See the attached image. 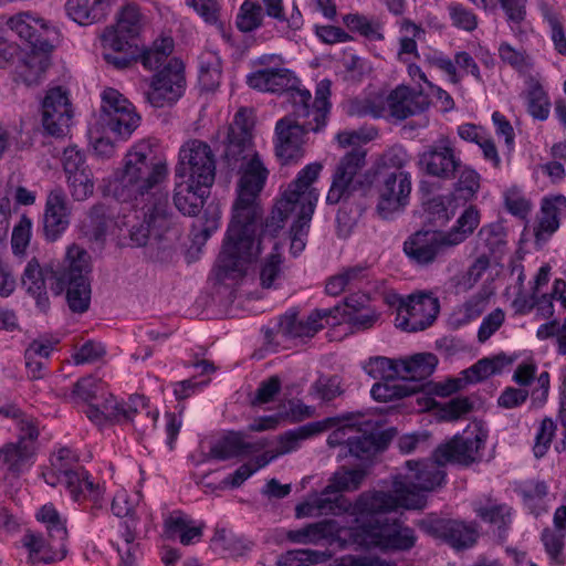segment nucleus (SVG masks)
<instances>
[{"mask_svg": "<svg viewBox=\"0 0 566 566\" xmlns=\"http://www.w3.org/2000/svg\"><path fill=\"white\" fill-rule=\"evenodd\" d=\"M365 165L366 150L360 147H354L340 158L326 197L328 205H336L350 196L354 190V178Z\"/></svg>", "mask_w": 566, "mask_h": 566, "instance_id": "a211bd4d", "label": "nucleus"}, {"mask_svg": "<svg viewBox=\"0 0 566 566\" xmlns=\"http://www.w3.org/2000/svg\"><path fill=\"white\" fill-rule=\"evenodd\" d=\"M390 552H406L415 547L417 536L415 531L395 518L390 535Z\"/></svg>", "mask_w": 566, "mask_h": 566, "instance_id": "0e129e2a", "label": "nucleus"}, {"mask_svg": "<svg viewBox=\"0 0 566 566\" xmlns=\"http://www.w3.org/2000/svg\"><path fill=\"white\" fill-rule=\"evenodd\" d=\"M348 453L358 459H368L384 448L378 427L371 420H357L350 436Z\"/></svg>", "mask_w": 566, "mask_h": 566, "instance_id": "cd10ccee", "label": "nucleus"}, {"mask_svg": "<svg viewBox=\"0 0 566 566\" xmlns=\"http://www.w3.org/2000/svg\"><path fill=\"white\" fill-rule=\"evenodd\" d=\"M399 25L401 36L397 56L399 61L408 63L410 56L419 57L417 41L421 40L426 32L421 25L409 19H402Z\"/></svg>", "mask_w": 566, "mask_h": 566, "instance_id": "c03bdc74", "label": "nucleus"}, {"mask_svg": "<svg viewBox=\"0 0 566 566\" xmlns=\"http://www.w3.org/2000/svg\"><path fill=\"white\" fill-rule=\"evenodd\" d=\"M342 532L343 528L335 520H323L289 531L286 538L295 544H318L325 539L340 538Z\"/></svg>", "mask_w": 566, "mask_h": 566, "instance_id": "c9c22d12", "label": "nucleus"}, {"mask_svg": "<svg viewBox=\"0 0 566 566\" xmlns=\"http://www.w3.org/2000/svg\"><path fill=\"white\" fill-rule=\"evenodd\" d=\"M72 106L67 94L61 87L50 90L42 102V125L55 137L63 136L71 124Z\"/></svg>", "mask_w": 566, "mask_h": 566, "instance_id": "aec40b11", "label": "nucleus"}, {"mask_svg": "<svg viewBox=\"0 0 566 566\" xmlns=\"http://www.w3.org/2000/svg\"><path fill=\"white\" fill-rule=\"evenodd\" d=\"M419 167L427 175L442 180L454 179L462 168L460 150L448 136L439 137L419 155Z\"/></svg>", "mask_w": 566, "mask_h": 566, "instance_id": "2eb2a0df", "label": "nucleus"}, {"mask_svg": "<svg viewBox=\"0 0 566 566\" xmlns=\"http://www.w3.org/2000/svg\"><path fill=\"white\" fill-rule=\"evenodd\" d=\"M329 82L322 81L316 87L315 98L310 105V117L290 116L281 118L275 126V153L282 163L287 164L303 156L304 136L307 132H319L326 125L329 111Z\"/></svg>", "mask_w": 566, "mask_h": 566, "instance_id": "20e7f679", "label": "nucleus"}, {"mask_svg": "<svg viewBox=\"0 0 566 566\" xmlns=\"http://www.w3.org/2000/svg\"><path fill=\"white\" fill-rule=\"evenodd\" d=\"M7 25L33 50L46 52L53 48L56 29L34 13L19 12L7 20Z\"/></svg>", "mask_w": 566, "mask_h": 566, "instance_id": "f3484780", "label": "nucleus"}, {"mask_svg": "<svg viewBox=\"0 0 566 566\" xmlns=\"http://www.w3.org/2000/svg\"><path fill=\"white\" fill-rule=\"evenodd\" d=\"M125 224L129 227V239L136 247H145L151 237L160 238L170 226L167 202H153L133 207Z\"/></svg>", "mask_w": 566, "mask_h": 566, "instance_id": "4468645a", "label": "nucleus"}, {"mask_svg": "<svg viewBox=\"0 0 566 566\" xmlns=\"http://www.w3.org/2000/svg\"><path fill=\"white\" fill-rule=\"evenodd\" d=\"M485 441L484 434L478 430H465L454 436L450 441L434 450V457L440 463H458L469 465L476 461L479 451Z\"/></svg>", "mask_w": 566, "mask_h": 566, "instance_id": "6ab92c4d", "label": "nucleus"}, {"mask_svg": "<svg viewBox=\"0 0 566 566\" xmlns=\"http://www.w3.org/2000/svg\"><path fill=\"white\" fill-rule=\"evenodd\" d=\"M39 522L45 525L48 534L53 542H56V552L52 556H43L44 563L49 564L56 559L64 558L66 554L65 541L67 530L65 520L62 518L55 506L51 503L44 504L35 514Z\"/></svg>", "mask_w": 566, "mask_h": 566, "instance_id": "7c9ffc66", "label": "nucleus"}, {"mask_svg": "<svg viewBox=\"0 0 566 566\" xmlns=\"http://www.w3.org/2000/svg\"><path fill=\"white\" fill-rule=\"evenodd\" d=\"M453 245L447 240L446 232L418 231L403 243L406 254L418 264L432 263Z\"/></svg>", "mask_w": 566, "mask_h": 566, "instance_id": "412c9836", "label": "nucleus"}, {"mask_svg": "<svg viewBox=\"0 0 566 566\" xmlns=\"http://www.w3.org/2000/svg\"><path fill=\"white\" fill-rule=\"evenodd\" d=\"M77 458L69 448H62L51 458V469L43 472L44 481L54 486L59 484L61 475L74 469Z\"/></svg>", "mask_w": 566, "mask_h": 566, "instance_id": "5fc2aeb1", "label": "nucleus"}, {"mask_svg": "<svg viewBox=\"0 0 566 566\" xmlns=\"http://www.w3.org/2000/svg\"><path fill=\"white\" fill-rule=\"evenodd\" d=\"M253 126L252 111L242 107L228 127L223 158L231 169H239L240 179L232 220L216 266L219 281L242 276L259 252L254 233L263 216L260 193L269 170L254 150Z\"/></svg>", "mask_w": 566, "mask_h": 566, "instance_id": "f257e3e1", "label": "nucleus"}, {"mask_svg": "<svg viewBox=\"0 0 566 566\" xmlns=\"http://www.w3.org/2000/svg\"><path fill=\"white\" fill-rule=\"evenodd\" d=\"M91 256L88 252L73 243L67 247L63 269L55 273L60 292L66 290V301L74 313H84L91 303Z\"/></svg>", "mask_w": 566, "mask_h": 566, "instance_id": "423d86ee", "label": "nucleus"}, {"mask_svg": "<svg viewBox=\"0 0 566 566\" xmlns=\"http://www.w3.org/2000/svg\"><path fill=\"white\" fill-rule=\"evenodd\" d=\"M265 444L262 442H245L241 432H229L211 447L210 454L218 460H228L234 457L258 452L262 450Z\"/></svg>", "mask_w": 566, "mask_h": 566, "instance_id": "58836bf2", "label": "nucleus"}, {"mask_svg": "<svg viewBox=\"0 0 566 566\" xmlns=\"http://www.w3.org/2000/svg\"><path fill=\"white\" fill-rule=\"evenodd\" d=\"M111 217L103 203L94 205L82 223V231L91 241L102 242L105 239Z\"/></svg>", "mask_w": 566, "mask_h": 566, "instance_id": "de8ad7c7", "label": "nucleus"}, {"mask_svg": "<svg viewBox=\"0 0 566 566\" xmlns=\"http://www.w3.org/2000/svg\"><path fill=\"white\" fill-rule=\"evenodd\" d=\"M488 307V297L478 293L471 296L465 303L455 307L449 317L452 328H460L479 318Z\"/></svg>", "mask_w": 566, "mask_h": 566, "instance_id": "a18cd8bd", "label": "nucleus"}, {"mask_svg": "<svg viewBox=\"0 0 566 566\" xmlns=\"http://www.w3.org/2000/svg\"><path fill=\"white\" fill-rule=\"evenodd\" d=\"M115 0H67V15L81 25H91L106 18Z\"/></svg>", "mask_w": 566, "mask_h": 566, "instance_id": "72a5a7b5", "label": "nucleus"}, {"mask_svg": "<svg viewBox=\"0 0 566 566\" xmlns=\"http://www.w3.org/2000/svg\"><path fill=\"white\" fill-rule=\"evenodd\" d=\"M336 423L337 418H326L285 431L277 437V454L283 455L296 451L303 441L332 429Z\"/></svg>", "mask_w": 566, "mask_h": 566, "instance_id": "2f4dec72", "label": "nucleus"}, {"mask_svg": "<svg viewBox=\"0 0 566 566\" xmlns=\"http://www.w3.org/2000/svg\"><path fill=\"white\" fill-rule=\"evenodd\" d=\"M101 99V124L116 136L128 138L140 123L134 105L112 87L102 92Z\"/></svg>", "mask_w": 566, "mask_h": 566, "instance_id": "ddd939ff", "label": "nucleus"}, {"mask_svg": "<svg viewBox=\"0 0 566 566\" xmlns=\"http://www.w3.org/2000/svg\"><path fill=\"white\" fill-rule=\"evenodd\" d=\"M203 524H196L181 512H174L164 523L165 535L168 538H179L182 545H191L202 536Z\"/></svg>", "mask_w": 566, "mask_h": 566, "instance_id": "4c0bfd02", "label": "nucleus"}, {"mask_svg": "<svg viewBox=\"0 0 566 566\" xmlns=\"http://www.w3.org/2000/svg\"><path fill=\"white\" fill-rule=\"evenodd\" d=\"M174 50L171 38H163L155 41L149 48L145 49L139 56L143 66L149 71L156 70L168 60Z\"/></svg>", "mask_w": 566, "mask_h": 566, "instance_id": "864d4df0", "label": "nucleus"}, {"mask_svg": "<svg viewBox=\"0 0 566 566\" xmlns=\"http://www.w3.org/2000/svg\"><path fill=\"white\" fill-rule=\"evenodd\" d=\"M554 528H545L542 533V541L551 559L562 563V552L566 536V495L565 504L556 509L554 513Z\"/></svg>", "mask_w": 566, "mask_h": 566, "instance_id": "ea45409f", "label": "nucleus"}, {"mask_svg": "<svg viewBox=\"0 0 566 566\" xmlns=\"http://www.w3.org/2000/svg\"><path fill=\"white\" fill-rule=\"evenodd\" d=\"M210 185L191 182L176 178L174 202L176 208L186 216H197L205 201Z\"/></svg>", "mask_w": 566, "mask_h": 566, "instance_id": "473e14b6", "label": "nucleus"}, {"mask_svg": "<svg viewBox=\"0 0 566 566\" xmlns=\"http://www.w3.org/2000/svg\"><path fill=\"white\" fill-rule=\"evenodd\" d=\"M35 447L30 441L18 439L0 447V471L6 476L19 478L32 464Z\"/></svg>", "mask_w": 566, "mask_h": 566, "instance_id": "a878e982", "label": "nucleus"}, {"mask_svg": "<svg viewBox=\"0 0 566 566\" xmlns=\"http://www.w3.org/2000/svg\"><path fill=\"white\" fill-rule=\"evenodd\" d=\"M392 488L395 486L392 485ZM421 503L422 499L419 495L403 497L402 494L395 492V489H392V492H363L354 503L344 495L336 494L333 502L334 509L323 503L321 507L332 511L333 515L349 513L360 524L367 517H382V514L396 511L399 507L410 510L419 506Z\"/></svg>", "mask_w": 566, "mask_h": 566, "instance_id": "39448f33", "label": "nucleus"}, {"mask_svg": "<svg viewBox=\"0 0 566 566\" xmlns=\"http://www.w3.org/2000/svg\"><path fill=\"white\" fill-rule=\"evenodd\" d=\"M408 171L379 169L375 189L378 196L376 211L382 219H392L405 210L411 193Z\"/></svg>", "mask_w": 566, "mask_h": 566, "instance_id": "f8f14e48", "label": "nucleus"}, {"mask_svg": "<svg viewBox=\"0 0 566 566\" xmlns=\"http://www.w3.org/2000/svg\"><path fill=\"white\" fill-rule=\"evenodd\" d=\"M263 7L256 0H244L237 15V27L242 32H252L263 24Z\"/></svg>", "mask_w": 566, "mask_h": 566, "instance_id": "6e6d98bb", "label": "nucleus"}, {"mask_svg": "<svg viewBox=\"0 0 566 566\" xmlns=\"http://www.w3.org/2000/svg\"><path fill=\"white\" fill-rule=\"evenodd\" d=\"M513 359L504 353L491 357H484L478 360L470 368L462 371L467 381L478 382L493 375L501 374L503 369L510 366Z\"/></svg>", "mask_w": 566, "mask_h": 566, "instance_id": "79ce46f5", "label": "nucleus"}, {"mask_svg": "<svg viewBox=\"0 0 566 566\" xmlns=\"http://www.w3.org/2000/svg\"><path fill=\"white\" fill-rule=\"evenodd\" d=\"M297 78L287 69H263L248 76L250 87L271 93H287L294 107V115L310 117L313 98L307 90L297 87Z\"/></svg>", "mask_w": 566, "mask_h": 566, "instance_id": "6e6552de", "label": "nucleus"}, {"mask_svg": "<svg viewBox=\"0 0 566 566\" xmlns=\"http://www.w3.org/2000/svg\"><path fill=\"white\" fill-rule=\"evenodd\" d=\"M526 101L527 111L535 119H547L551 112V101L546 91L534 77H531L528 81Z\"/></svg>", "mask_w": 566, "mask_h": 566, "instance_id": "09e8293b", "label": "nucleus"}, {"mask_svg": "<svg viewBox=\"0 0 566 566\" xmlns=\"http://www.w3.org/2000/svg\"><path fill=\"white\" fill-rule=\"evenodd\" d=\"M497 51L500 60L518 73L530 74L534 70V60L524 49H516L507 42H502Z\"/></svg>", "mask_w": 566, "mask_h": 566, "instance_id": "603ef678", "label": "nucleus"}, {"mask_svg": "<svg viewBox=\"0 0 566 566\" xmlns=\"http://www.w3.org/2000/svg\"><path fill=\"white\" fill-rule=\"evenodd\" d=\"M114 28L119 32L126 33L129 38H135L142 28V14L138 7L135 4L125 6Z\"/></svg>", "mask_w": 566, "mask_h": 566, "instance_id": "338daca9", "label": "nucleus"}, {"mask_svg": "<svg viewBox=\"0 0 566 566\" xmlns=\"http://www.w3.org/2000/svg\"><path fill=\"white\" fill-rule=\"evenodd\" d=\"M264 14L291 30H298L303 25V15L294 3L290 15H286L283 0H261Z\"/></svg>", "mask_w": 566, "mask_h": 566, "instance_id": "3c124183", "label": "nucleus"}, {"mask_svg": "<svg viewBox=\"0 0 566 566\" xmlns=\"http://www.w3.org/2000/svg\"><path fill=\"white\" fill-rule=\"evenodd\" d=\"M169 166L149 140L134 144L112 177L106 181L104 193L132 207L153 202H167Z\"/></svg>", "mask_w": 566, "mask_h": 566, "instance_id": "f03ea898", "label": "nucleus"}, {"mask_svg": "<svg viewBox=\"0 0 566 566\" xmlns=\"http://www.w3.org/2000/svg\"><path fill=\"white\" fill-rule=\"evenodd\" d=\"M272 242V251L264 258L260 269V282L263 289L276 287L284 277L283 247L269 239Z\"/></svg>", "mask_w": 566, "mask_h": 566, "instance_id": "a19ab883", "label": "nucleus"}, {"mask_svg": "<svg viewBox=\"0 0 566 566\" xmlns=\"http://www.w3.org/2000/svg\"><path fill=\"white\" fill-rule=\"evenodd\" d=\"M566 217V197L556 195L545 197L542 200L538 222L534 228V235L537 242L546 241L557 231L560 220Z\"/></svg>", "mask_w": 566, "mask_h": 566, "instance_id": "c756f323", "label": "nucleus"}, {"mask_svg": "<svg viewBox=\"0 0 566 566\" xmlns=\"http://www.w3.org/2000/svg\"><path fill=\"white\" fill-rule=\"evenodd\" d=\"M480 223L479 210L470 206L458 218L455 226L446 232L447 240L453 245L462 243Z\"/></svg>", "mask_w": 566, "mask_h": 566, "instance_id": "8fccbe9b", "label": "nucleus"}, {"mask_svg": "<svg viewBox=\"0 0 566 566\" xmlns=\"http://www.w3.org/2000/svg\"><path fill=\"white\" fill-rule=\"evenodd\" d=\"M322 168V165L318 163L310 164L303 168L297 174L296 179L289 185L281 199L277 201L271 219L266 221L259 239H254V247H259L256 255L260 254L261 244L266 240L268 234H270L271 238L274 237V233L283 228L285 219L293 213H295L297 218L291 227L290 252L294 256H297L305 249L310 222L318 200V192L312 187V184L318 178ZM256 258L258 256L251 262Z\"/></svg>", "mask_w": 566, "mask_h": 566, "instance_id": "7ed1b4c3", "label": "nucleus"}, {"mask_svg": "<svg viewBox=\"0 0 566 566\" xmlns=\"http://www.w3.org/2000/svg\"><path fill=\"white\" fill-rule=\"evenodd\" d=\"M367 473L363 469L337 470L329 480V483L323 490L325 496L339 492H353L360 488Z\"/></svg>", "mask_w": 566, "mask_h": 566, "instance_id": "49530a36", "label": "nucleus"}, {"mask_svg": "<svg viewBox=\"0 0 566 566\" xmlns=\"http://www.w3.org/2000/svg\"><path fill=\"white\" fill-rule=\"evenodd\" d=\"M343 22L350 31L358 32L369 40L379 41L384 39L379 24L370 21L365 15L349 13L343 17Z\"/></svg>", "mask_w": 566, "mask_h": 566, "instance_id": "680f3d73", "label": "nucleus"}, {"mask_svg": "<svg viewBox=\"0 0 566 566\" xmlns=\"http://www.w3.org/2000/svg\"><path fill=\"white\" fill-rule=\"evenodd\" d=\"M66 178L70 192L75 200L83 201L93 195L94 180L90 168L66 174Z\"/></svg>", "mask_w": 566, "mask_h": 566, "instance_id": "4d7b16f0", "label": "nucleus"}, {"mask_svg": "<svg viewBox=\"0 0 566 566\" xmlns=\"http://www.w3.org/2000/svg\"><path fill=\"white\" fill-rule=\"evenodd\" d=\"M406 465L413 473L403 479H396L395 492L402 494L403 497L419 495L422 503L411 510H421L427 504V493L440 489L446 483V464L440 463L433 453L430 459L420 462L407 461Z\"/></svg>", "mask_w": 566, "mask_h": 566, "instance_id": "9d476101", "label": "nucleus"}, {"mask_svg": "<svg viewBox=\"0 0 566 566\" xmlns=\"http://www.w3.org/2000/svg\"><path fill=\"white\" fill-rule=\"evenodd\" d=\"M421 528L429 535L441 538L454 548H468L478 538L476 528L461 521L432 518L420 523Z\"/></svg>", "mask_w": 566, "mask_h": 566, "instance_id": "4be33fe9", "label": "nucleus"}, {"mask_svg": "<svg viewBox=\"0 0 566 566\" xmlns=\"http://www.w3.org/2000/svg\"><path fill=\"white\" fill-rule=\"evenodd\" d=\"M365 371L374 379H399L398 360L386 357H373L364 366Z\"/></svg>", "mask_w": 566, "mask_h": 566, "instance_id": "052dcab7", "label": "nucleus"}, {"mask_svg": "<svg viewBox=\"0 0 566 566\" xmlns=\"http://www.w3.org/2000/svg\"><path fill=\"white\" fill-rule=\"evenodd\" d=\"M185 84L182 62L170 59L163 70L154 75L146 92V99L157 108L169 106L180 98Z\"/></svg>", "mask_w": 566, "mask_h": 566, "instance_id": "dca6fc26", "label": "nucleus"}, {"mask_svg": "<svg viewBox=\"0 0 566 566\" xmlns=\"http://www.w3.org/2000/svg\"><path fill=\"white\" fill-rule=\"evenodd\" d=\"M438 359L433 354H417L409 359H399V379L407 384L411 394L424 390L427 378L433 373Z\"/></svg>", "mask_w": 566, "mask_h": 566, "instance_id": "393cba45", "label": "nucleus"}, {"mask_svg": "<svg viewBox=\"0 0 566 566\" xmlns=\"http://www.w3.org/2000/svg\"><path fill=\"white\" fill-rule=\"evenodd\" d=\"M59 483L65 485L74 501L88 497L95 506L101 507V492L90 479L87 472L82 468L71 469L63 475Z\"/></svg>", "mask_w": 566, "mask_h": 566, "instance_id": "e433bc0d", "label": "nucleus"}, {"mask_svg": "<svg viewBox=\"0 0 566 566\" xmlns=\"http://www.w3.org/2000/svg\"><path fill=\"white\" fill-rule=\"evenodd\" d=\"M371 396L378 401H389L397 397L412 395L407 387V384L396 380H385L377 382L371 387Z\"/></svg>", "mask_w": 566, "mask_h": 566, "instance_id": "774afa93", "label": "nucleus"}, {"mask_svg": "<svg viewBox=\"0 0 566 566\" xmlns=\"http://www.w3.org/2000/svg\"><path fill=\"white\" fill-rule=\"evenodd\" d=\"M132 39L115 28H107L101 38L102 52H136L135 46L130 43Z\"/></svg>", "mask_w": 566, "mask_h": 566, "instance_id": "69168bd1", "label": "nucleus"}, {"mask_svg": "<svg viewBox=\"0 0 566 566\" xmlns=\"http://www.w3.org/2000/svg\"><path fill=\"white\" fill-rule=\"evenodd\" d=\"M222 63L217 52L206 50L199 56V84L205 91L216 90L221 81Z\"/></svg>", "mask_w": 566, "mask_h": 566, "instance_id": "37998d69", "label": "nucleus"}, {"mask_svg": "<svg viewBox=\"0 0 566 566\" xmlns=\"http://www.w3.org/2000/svg\"><path fill=\"white\" fill-rule=\"evenodd\" d=\"M386 303L396 310V326L409 333L423 331L436 321L440 304L431 293L411 294L406 298L386 295Z\"/></svg>", "mask_w": 566, "mask_h": 566, "instance_id": "0eeeda50", "label": "nucleus"}, {"mask_svg": "<svg viewBox=\"0 0 566 566\" xmlns=\"http://www.w3.org/2000/svg\"><path fill=\"white\" fill-rule=\"evenodd\" d=\"M386 102L389 115L399 120L423 112L429 105L421 92H416L406 85H399L392 90Z\"/></svg>", "mask_w": 566, "mask_h": 566, "instance_id": "bb28decb", "label": "nucleus"}, {"mask_svg": "<svg viewBox=\"0 0 566 566\" xmlns=\"http://www.w3.org/2000/svg\"><path fill=\"white\" fill-rule=\"evenodd\" d=\"M339 312V306L315 310L306 318H300L294 311L287 312L280 317L275 331L265 329V340L269 345L277 346L279 340L276 338L279 337L291 340L312 338L324 327L323 319H326L327 324H337Z\"/></svg>", "mask_w": 566, "mask_h": 566, "instance_id": "1a4fd4ad", "label": "nucleus"}, {"mask_svg": "<svg viewBox=\"0 0 566 566\" xmlns=\"http://www.w3.org/2000/svg\"><path fill=\"white\" fill-rule=\"evenodd\" d=\"M23 546L29 551V558L32 563L43 562V556H52L56 552V542L46 543L45 539L34 533H27L22 538Z\"/></svg>", "mask_w": 566, "mask_h": 566, "instance_id": "e2e57ef3", "label": "nucleus"}, {"mask_svg": "<svg viewBox=\"0 0 566 566\" xmlns=\"http://www.w3.org/2000/svg\"><path fill=\"white\" fill-rule=\"evenodd\" d=\"M214 177L216 158L211 147L196 138L185 142L179 149L175 178L212 186Z\"/></svg>", "mask_w": 566, "mask_h": 566, "instance_id": "9b49d317", "label": "nucleus"}, {"mask_svg": "<svg viewBox=\"0 0 566 566\" xmlns=\"http://www.w3.org/2000/svg\"><path fill=\"white\" fill-rule=\"evenodd\" d=\"M473 507L475 514L491 526L494 535L500 539L506 537L512 524V507L492 497L475 501Z\"/></svg>", "mask_w": 566, "mask_h": 566, "instance_id": "c85d7f7f", "label": "nucleus"}, {"mask_svg": "<svg viewBox=\"0 0 566 566\" xmlns=\"http://www.w3.org/2000/svg\"><path fill=\"white\" fill-rule=\"evenodd\" d=\"M71 206L62 189L50 191L43 216V231L46 241H56L69 228Z\"/></svg>", "mask_w": 566, "mask_h": 566, "instance_id": "b1692460", "label": "nucleus"}, {"mask_svg": "<svg viewBox=\"0 0 566 566\" xmlns=\"http://www.w3.org/2000/svg\"><path fill=\"white\" fill-rule=\"evenodd\" d=\"M458 180L454 184L455 195L465 201L472 199L480 189V176L472 168L462 164V168L458 170Z\"/></svg>", "mask_w": 566, "mask_h": 566, "instance_id": "13d9d810", "label": "nucleus"}, {"mask_svg": "<svg viewBox=\"0 0 566 566\" xmlns=\"http://www.w3.org/2000/svg\"><path fill=\"white\" fill-rule=\"evenodd\" d=\"M394 517H375L358 526L350 528V543L367 549L376 548L380 552H390V535L394 526Z\"/></svg>", "mask_w": 566, "mask_h": 566, "instance_id": "5701e85b", "label": "nucleus"}, {"mask_svg": "<svg viewBox=\"0 0 566 566\" xmlns=\"http://www.w3.org/2000/svg\"><path fill=\"white\" fill-rule=\"evenodd\" d=\"M366 269L363 266H353L344 270L337 275L328 279L325 290L327 294L337 296L346 287L354 285L365 276Z\"/></svg>", "mask_w": 566, "mask_h": 566, "instance_id": "bf43d9fd", "label": "nucleus"}, {"mask_svg": "<svg viewBox=\"0 0 566 566\" xmlns=\"http://www.w3.org/2000/svg\"><path fill=\"white\" fill-rule=\"evenodd\" d=\"M157 418L158 412L149 408L145 396L133 395L123 403L122 421L130 422L143 434L155 428Z\"/></svg>", "mask_w": 566, "mask_h": 566, "instance_id": "f704fd0d", "label": "nucleus"}]
</instances>
